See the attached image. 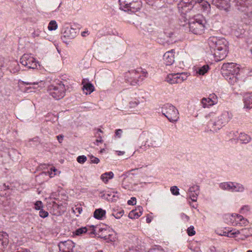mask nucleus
<instances>
[{
  "instance_id": "20",
  "label": "nucleus",
  "mask_w": 252,
  "mask_h": 252,
  "mask_svg": "<svg viewBox=\"0 0 252 252\" xmlns=\"http://www.w3.org/2000/svg\"><path fill=\"white\" fill-rule=\"evenodd\" d=\"M142 214V208L139 206L135 210H133L129 212L128 217L131 219H136L140 217Z\"/></svg>"
},
{
  "instance_id": "59",
  "label": "nucleus",
  "mask_w": 252,
  "mask_h": 252,
  "mask_svg": "<svg viewBox=\"0 0 252 252\" xmlns=\"http://www.w3.org/2000/svg\"><path fill=\"white\" fill-rule=\"evenodd\" d=\"M149 252H163L162 250H160L158 249H153L150 250Z\"/></svg>"
},
{
  "instance_id": "60",
  "label": "nucleus",
  "mask_w": 252,
  "mask_h": 252,
  "mask_svg": "<svg viewBox=\"0 0 252 252\" xmlns=\"http://www.w3.org/2000/svg\"><path fill=\"white\" fill-rule=\"evenodd\" d=\"M23 82L26 85H31V84L35 85V84H37V83H36L35 82Z\"/></svg>"
},
{
  "instance_id": "38",
  "label": "nucleus",
  "mask_w": 252,
  "mask_h": 252,
  "mask_svg": "<svg viewBox=\"0 0 252 252\" xmlns=\"http://www.w3.org/2000/svg\"><path fill=\"white\" fill-rule=\"evenodd\" d=\"M201 3V4H200V5L202 7L203 11H207V12L209 11V10L210 8V4L206 1H202Z\"/></svg>"
},
{
  "instance_id": "36",
  "label": "nucleus",
  "mask_w": 252,
  "mask_h": 252,
  "mask_svg": "<svg viewBox=\"0 0 252 252\" xmlns=\"http://www.w3.org/2000/svg\"><path fill=\"white\" fill-rule=\"evenodd\" d=\"M252 231L251 228H244L241 229V234L244 235L245 238H247L251 234Z\"/></svg>"
},
{
  "instance_id": "24",
  "label": "nucleus",
  "mask_w": 252,
  "mask_h": 252,
  "mask_svg": "<svg viewBox=\"0 0 252 252\" xmlns=\"http://www.w3.org/2000/svg\"><path fill=\"white\" fill-rule=\"evenodd\" d=\"M233 185V182H223L220 184V188L222 190H225L232 192Z\"/></svg>"
},
{
  "instance_id": "50",
  "label": "nucleus",
  "mask_w": 252,
  "mask_h": 252,
  "mask_svg": "<svg viewBox=\"0 0 252 252\" xmlns=\"http://www.w3.org/2000/svg\"><path fill=\"white\" fill-rule=\"evenodd\" d=\"M123 133V130L121 129H118L115 131V136L120 138L121 137Z\"/></svg>"
},
{
  "instance_id": "16",
  "label": "nucleus",
  "mask_w": 252,
  "mask_h": 252,
  "mask_svg": "<svg viewBox=\"0 0 252 252\" xmlns=\"http://www.w3.org/2000/svg\"><path fill=\"white\" fill-rule=\"evenodd\" d=\"M163 61L166 65H170L174 62V52L173 50L166 52L163 57Z\"/></svg>"
},
{
  "instance_id": "64",
  "label": "nucleus",
  "mask_w": 252,
  "mask_h": 252,
  "mask_svg": "<svg viewBox=\"0 0 252 252\" xmlns=\"http://www.w3.org/2000/svg\"><path fill=\"white\" fill-rule=\"evenodd\" d=\"M88 32V31H85V32H82V35L83 36H86V34Z\"/></svg>"
},
{
  "instance_id": "6",
  "label": "nucleus",
  "mask_w": 252,
  "mask_h": 252,
  "mask_svg": "<svg viewBox=\"0 0 252 252\" xmlns=\"http://www.w3.org/2000/svg\"><path fill=\"white\" fill-rule=\"evenodd\" d=\"M65 85L62 82L51 85L48 90L49 94L56 99L63 98L65 95Z\"/></svg>"
},
{
  "instance_id": "43",
  "label": "nucleus",
  "mask_w": 252,
  "mask_h": 252,
  "mask_svg": "<svg viewBox=\"0 0 252 252\" xmlns=\"http://www.w3.org/2000/svg\"><path fill=\"white\" fill-rule=\"evenodd\" d=\"M43 208L42 202L41 201H37L34 204V209L37 210H40Z\"/></svg>"
},
{
  "instance_id": "2",
  "label": "nucleus",
  "mask_w": 252,
  "mask_h": 252,
  "mask_svg": "<svg viewBox=\"0 0 252 252\" xmlns=\"http://www.w3.org/2000/svg\"><path fill=\"white\" fill-rule=\"evenodd\" d=\"M206 117L210 119L208 126L210 130L216 132L228 123L231 119L232 115L228 111L223 112L221 114L211 112Z\"/></svg>"
},
{
  "instance_id": "63",
  "label": "nucleus",
  "mask_w": 252,
  "mask_h": 252,
  "mask_svg": "<svg viewBox=\"0 0 252 252\" xmlns=\"http://www.w3.org/2000/svg\"><path fill=\"white\" fill-rule=\"evenodd\" d=\"M118 153V155H123L125 154V152L124 151H117L116 152Z\"/></svg>"
},
{
  "instance_id": "4",
  "label": "nucleus",
  "mask_w": 252,
  "mask_h": 252,
  "mask_svg": "<svg viewBox=\"0 0 252 252\" xmlns=\"http://www.w3.org/2000/svg\"><path fill=\"white\" fill-rule=\"evenodd\" d=\"M145 72H142L141 69L131 70L125 74L126 82L132 86L138 85L146 76Z\"/></svg>"
},
{
  "instance_id": "37",
  "label": "nucleus",
  "mask_w": 252,
  "mask_h": 252,
  "mask_svg": "<svg viewBox=\"0 0 252 252\" xmlns=\"http://www.w3.org/2000/svg\"><path fill=\"white\" fill-rule=\"evenodd\" d=\"M57 27L58 25L57 24V22L54 20H52L50 22L48 28L49 30L53 31L56 30L57 29Z\"/></svg>"
},
{
  "instance_id": "29",
  "label": "nucleus",
  "mask_w": 252,
  "mask_h": 252,
  "mask_svg": "<svg viewBox=\"0 0 252 252\" xmlns=\"http://www.w3.org/2000/svg\"><path fill=\"white\" fill-rule=\"evenodd\" d=\"M238 74H229L223 75L226 78L228 83L231 85L235 84L238 81L237 75Z\"/></svg>"
},
{
  "instance_id": "61",
  "label": "nucleus",
  "mask_w": 252,
  "mask_h": 252,
  "mask_svg": "<svg viewBox=\"0 0 252 252\" xmlns=\"http://www.w3.org/2000/svg\"><path fill=\"white\" fill-rule=\"evenodd\" d=\"M230 233H230V232H224L223 234H222V235L227 236L228 237H231Z\"/></svg>"
},
{
  "instance_id": "32",
  "label": "nucleus",
  "mask_w": 252,
  "mask_h": 252,
  "mask_svg": "<svg viewBox=\"0 0 252 252\" xmlns=\"http://www.w3.org/2000/svg\"><path fill=\"white\" fill-rule=\"evenodd\" d=\"M201 103L204 108L209 107L215 104L212 101L211 99L208 97L203 98L201 100Z\"/></svg>"
},
{
  "instance_id": "26",
  "label": "nucleus",
  "mask_w": 252,
  "mask_h": 252,
  "mask_svg": "<svg viewBox=\"0 0 252 252\" xmlns=\"http://www.w3.org/2000/svg\"><path fill=\"white\" fill-rule=\"evenodd\" d=\"M238 138L241 142L243 144L248 143L251 140V137L245 133H240Z\"/></svg>"
},
{
  "instance_id": "19",
  "label": "nucleus",
  "mask_w": 252,
  "mask_h": 252,
  "mask_svg": "<svg viewBox=\"0 0 252 252\" xmlns=\"http://www.w3.org/2000/svg\"><path fill=\"white\" fill-rule=\"evenodd\" d=\"M141 7V3L139 0H133L127 8V11L135 12L138 11Z\"/></svg>"
},
{
  "instance_id": "10",
  "label": "nucleus",
  "mask_w": 252,
  "mask_h": 252,
  "mask_svg": "<svg viewBox=\"0 0 252 252\" xmlns=\"http://www.w3.org/2000/svg\"><path fill=\"white\" fill-rule=\"evenodd\" d=\"M230 222L233 226H246L249 223V221L242 216L233 214L229 216Z\"/></svg>"
},
{
  "instance_id": "5",
  "label": "nucleus",
  "mask_w": 252,
  "mask_h": 252,
  "mask_svg": "<svg viewBox=\"0 0 252 252\" xmlns=\"http://www.w3.org/2000/svg\"><path fill=\"white\" fill-rule=\"evenodd\" d=\"M162 113L170 122H176L179 118L178 110L172 104L164 105L162 107Z\"/></svg>"
},
{
  "instance_id": "54",
  "label": "nucleus",
  "mask_w": 252,
  "mask_h": 252,
  "mask_svg": "<svg viewBox=\"0 0 252 252\" xmlns=\"http://www.w3.org/2000/svg\"><path fill=\"white\" fill-rule=\"evenodd\" d=\"M147 147H148L149 148V147L155 148V147H158V146L156 143V142L155 141H152L149 144H148Z\"/></svg>"
},
{
  "instance_id": "9",
  "label": "nucleus",
  "mask_w": 252,
  "mask_h": 252,
  "mask_svg": "<svg viewBox=\"0 0 252 252\" xmlns=\"http://www.w3.org/2000/svg\"><path fill=\"white\" fill-rule=\"evenodd\" d=\"M145 100L143 96H137L132 98L129 102V107L136 111H139L144 109L145 106Z\"/></svg>"
},
{
  "instance_id": "49",
  "label": "nucleus",
  "mask_w": 252,
  "mask_h": 252,
  "mask_svg": "<svg viewBox=\"0 0 252 252\" xmlns=\"http://www.w3.org/2000/svg\"><path fill=\"white\" fill-rule=\"evenodd\" d=\"M39 214L40 217L43 218H45L48 216V213L47 211L43 210L42 209L40 210Z\"/></svg>"
},
{
  "instance_id": "18",
  "label": "nucleus",
  "mask_w": 252,
  "mask_h": 252,
  "mask_svg": "<svg viewBox=\"0 0 252 252\" xmlns=\"http://www.w3.org/2000/svg\"><path fill=\"white\" fill-rule=\"evenodd\" d=\"M82 84L83 85V90L86 94H90L94 91V87L92 84L88 82V80L84 79Z\"/></svg>"
},
{
  "instance_id": "22",
  "label": "nucleus",
  "mask_w": 252,
  "mask_h": 252,
  "mask_svg": "<svg viewBox=\"0 0 252 252\" xmlns=\"http://www.w3.org/2000/svg\"><path fill=\"white\" fill-rule=\"evenodd\" d=\"M252 97L249 94H246L244 96L243 101H244V108L250 109L252 108Z\"/></svg>"
},
{
  "instance_id": "53",
  "label": "nucleus",
  "mask_w": 252,
  "mask_h": 252,
  "mask_svg": "<svg viewBox=\"0 0 252 252\" xmlns=\"http://www.w3.org/2000/svg\"><path fill=\"white\" fill-rule=\"evenodd\" d=\"M138 169H139V168H136L134 169H132L130 170L127 171L126 173V174H127L126 177H127L128 176H129L130 175H136V174H135V173H133L132 172L135 171L136 170H138Z\"/></svg>"
},
{
  "instance_id": "8",
  "label": "nucleus",
  "mask_w": 252,
  "mask_h": 252,
  "mask_svg": "<svg viewBox=\"0 0 252 252\" xmlns=\"http://www.w3.org/2000/svg\"><path fill=\"white\" fill-rule=\"evenodd\" d=\"M221 71L223 75L238 74L240 68L237 64L233 63H224L221 67Z\"/></svg>"
},
{
  "instance_id": "39",
  "label": "nucleus",
  "mask_w": 252,
  "mask_h": 252,
  "mask_svg": "<svg viewBox=\"0 0 252 252\" xmlns=\"http://www.w3.org/2000/svg\"><path fill=\"white\" fill-rule=\"evenodd\" d=\"M128 180H129L127 177L125 178L122 182V187L125 189H130V187Z\"/></svg>"
},
{
  "instance_id": "46",
  "label": "nucleus",
  "mask_w": 252,
  "mask_h": 252,
  "mask_svg": "<svg viewBox=\"0 0 252 252\" xmlns=\"http://www.w3.org/2000/svg\"><path fill=\"white\" fill-rule=\"evenodd\" d=\"M215 104L218 103V97L215 94H210L208 97Z\"/></svg>"
},
{
  "instance_id": "35",
  "label": "nucleus",
  "mask_w": 252,
  "mask_h": 252,
  "mask_svg": "<svg viewBox=\"0 0 252 252\" xmlns=\"http://www.w3.org/2000/svg\"><path fill=\"white\" fill-rule=\"evenodd\" d=\"M209 69V66L208 65H204L203 66L199 67L197 71V73L199 75H203L208 72Z\"/></svg>"
},
{
  "instance_id": "52",
  "label": "nucleus",
  "mask_w": 252,
  "mask_h": 252,
  "mask_svg": "<svg viewBox=\"0 0 252 252\" xmlns=\"http://www.w3.org/2000/svg\"><path fill=\"white\" fill-rule=\"evenodd\" d=\"M136 199L135 197H131L130 200L127 201V204L130 205H133L136 204Z\"/></svg>"
},
{
  "instance_id": "15",
  "label": "nucleus",
  "mask_w": 252,
  "mask_h": 252,
  "mask_svg": "<svg viewBox=\"0 0 252 252\" xmlns=\"http://www.w3.org/2000/svg\"><path fill=\"white\" fill-rule=\"evenodd\" d=\"M9 244V236L5 232H0V250H4Z\"/></svg>"
},
{
  "instance_id": "21",
  "label": "nucleus",
  "mask_w": 252,
  "mask_h": 252,
  "mask_svg": "<svg viewBox=\"0 0 252 252\" xmlns=\"http://www.w3.org/2000/svg\"><path fill=\"white\" fill-rule=\"evenodd\" d=\"M166 80L171 84L180 83L178 73L168 74L166 78Z\"/></svg>"
},
{
  "instance_id": "28",
  "label": "nucleus",
  "mask_w": 252,
  "mask_h": 252,
  "mask_svg": "<svg viewBox=\"0 0 252 252\" xmlns=\"http://www.w3.org/2000/svg\"><path fill=\"white\" fill-rule=\"evenodd\" d=\"M114 177V174L112 172H105L102 174L100 176V179L102 181L107 183L109 179H111Z\"/></svg>"
},
{
  "instance_id": "23",
  "label": "nucleus",
  "mask_w": 252,
  "mask_h": 252,
  "mask_svg": "<svg viewBox=\"0 0 252 252\" xmlns=\"http://www.w3.org/2000/svg\"><path fill=\"white\" fill-rule=\"evenodd\" d=\"M166 36L168 38L167 40V42L169 44H172L176 42L178 40V38L177 36V33L173 32H166Z\"/></svg>"
},
{
  "instance_id": "11",
  "label": "nucleus",
  "mask_w": 252,
  "mask_h": 252,
  "mask_svg": "<svg viewBox=\"0 0 252 252\" xmlns=\"http://www.w3.org/2000/svg\"><path fill=\"white\" fill-rule=\"evenodd\" d=\"M203 0H182L179 4V8L182 9L183 13H186L193 8L195 3H200Z\"/></svg>"
},
{
  "instance_id": "33",
  "label": "nucleus",
  "mask_w": 252,
  "mask_h": 252,
  "mask_svg": "<svg viewBox=\"0 0 252 252\" xmlns=\"http://www.w3.org/2000/svg\"><path fill=\"white\" fill-rule=\"evenodd\" d=\"M88 233L91 234H95L96 231L99 232L100 231H102L103 229L97 226H94V225H91L87 228Z\"/></svg>"
},
{
  "instance_id": "40",
  "label": "nucleus",
  "mask_w": 252,
  "mask_h": 252,
  "mask_svg": "<svg viewBox=\"0 0 252 252\" xmlns=\"http://www.w3.org/2000/svg\"><path fill=\"white\" fill-rule=\"evenodd\" d=\"M178 75L180 83L187 80L188 77L189 76L188 73L186 72H182L180 73H178Z\"/></svg>"
},
{
  "instance_id": "55",
  "label": "nucleus",
  "mask_w": 252,
  "mask_h": 252,
  "mask_svg": "<svg viewBox=\"0 0 252 252\" xmlns=\"http://www.w3.org/2000/svg\"><path fill=\"white\" fill-rule=\"evenodd\" d=\"M72 209L73 212H74L75 213H78L79 214H80L82 212V208L80 207H76L75 209L73 208Z\"/></svg>"
},
{
  "instance_id": "12",
  "label": "nucleus",
  "mask_w": 252,
  "mask_h": 252,
  "mask_svg": "<svg viewBox=\"0 0 252 252\" xmlns=\"http://www.w3.org/2000/svg\"><path fill=\"white\" fill-rule=\"evenodd\" d=\"M63 33L62 39L64 42H66V41H65V38L72 39L76 36V29L72 28L68 24H65L63 29Z\"/></svg>"
},
{
  "instance_id": "34",
  "label": "nucleus",
  "mask_w": 252,
  "mask_h": 252,
  "mask_svg": "<svg viewBox=\"0 0 252 252\" xmlns=\"http://www.w3.org/2000/svg\"><path fill=\"white\" fill-rule=\"evenodd\" d=\"M239 10L244 12L248 18L252 20V7H245L244 9H242L239 7Z\"/></svg>"
},
{
  "instance_id": "25",
  "label": "nucleus",
  "mask_w": 252,
  "mask_h": 252,
  "mask_svg": "<svg viewBox=\"0 0 252 252\" xmlns=\"http://www.w3.org/2000/svg\"><path fill=\"white\" fill-rule=\"evenodd\" d=\"M245 189V188L242 184L233 182L232 192H243Z\"/></svg>"
},
{
  "instance_id": "58",
  "label": "nucleus",
  "mask_w": 252,
  "mask_h": 252,
  "mask_svg": "<svg viewBox=\"0 0 252 252\" xmlns=\"http://www.w3.org/2000/svg\"><path fill=\"white\" fill-rule=\"evenodd\" d=\"M182 218L183 219L186 220V221H188L189 220V218L188 216L183 214L182 215Z\"/></svg>"
},
{
  "instance_id": "62",
  "label": "nucleus",
  "mask_w": 252,
  "mask_h": 252,
  "mask_svg": "<svg viewBox=\"0 0 252 252\" xmlns=\"http://www.w3.org/2000/svg\"><path fill=\"white\" fill-rule=\"evenodd\" d=\"M16 65H17V68H15V69H13V72H14V73H15V72H17V71H19V67L18 64H17L16 63Z\"/></svg>"
},
{
  "instance_id": "48",
  "label": "nucleus",
  "mask_w": 252,
  "mask_h": 252,
  "mask_svg": "<svg viewBox=\"0 0 252 252\" xmlns=\"http://www.w3.org/2000/svg\"><path fill=\"white\" fill-rule=\"evenodd\" d=\"M188 234L189 236H193L195 234V231L194 230V227L192 226H190L188 228L187 230Z\"/></svg>"
},
{
  "instance_id": "17",
  "label": "nucleus",
  "mask_w": 252,
  "mask_h": 252,
  "mask_svg": "<svg viewBox=\"0 0 252 252\" xmlns=\"http://www.w3.org/2000/svg\"><path fill=\"white\" fill-rule=\"evenodd\" d=\"M217 8L221 10L228 11L230 8V3L229 0H220L218 2L214 4Z\"/></svg>"
},
{
  "instance_id": "47",
  "label": "nucleus",
  "mask_w": 252,
  "mask_h": 252,
  "mask_svg": "<svg viewBox=\"0 0 252 252\" xmlns=\"http://www.w3.org/2000/svg\"><path fill=\"white\" fill-rule=\"evenodd\" d=\"M77 160L80 163H83L87 160V158L85 156H80L78 157Z\"/></svg>"
},
{
  "instance_id": "27",
  "label": "nucleus",
  "mask_w": 252,
  "mask_h": 252,
  "mask_svg": "<svg viewBox=\"0 0 252 252\" xmlns=\"http://www.w3.org/2000/svg\"><path fill=\"white\" fill-rule=\"evenodd\" d=\"M133 0H119L120 8L125 11H127L128 6Z\"/></svg>"
},
{
  "instance_id": "30",
  "label": "nucleus",
  "mask_w": 252,
  "mask_h": 252,
  "mask_svg": "<svg viewBox=\"0 0 252 252\" xmlns=\"http://www.w3.org/2000/svg\"><path fill=\"white\" fill-rule=\"evenodd\" d=\"M106 212L102 209L95 210L94 213V216L97 219H101L105 215Z\"/></svg>"
},
{
  "instance_id": "56",
  "label": "nucleus",
  "mask_w": 252,
  "mask_h": 252,
  "mask_svg": "<svg viewBox=\"0 0 252 252\" xmlns=\"http://www.w3.org/2000/svg\"><path fill=\"white\" fill-rule=\"evenodd\" d=\"M239 234H241V229L235 230L234 232L230 233L231 236L232 235H236Z\"/></svg>"
},
{
  "instance_id": "7",
  "label": "nucleus",
  "mask_w": 252,
  "mask_h": 252,
  "mask_svg": "<svg viewBox=\"0 0 252 252\" xmlns=\"http://www.w3.org/2000/svg\"><path fill=\"white\" fill-rule=\"evenodd\" d=\"M20 63L28 69H35L39 65L38 62L31 54H25L20 59Z\"/></svg>"
},
{
  "instance_id": "14",
  "label": "nucleus",
  "mask_w": 252,
  "mask_h": 252,
  "mask_svg": "<svg viewBox=\"0 0 252 252\" xmlns=\"http://www.w3.org/2000/svg\"><path fill=\"white\" fill-rule=\"evenodd\" d=\"M189 198L192 201L196 202L199 193V187L197 185H193L190 187L188 191Z\"/></svg>"
},
{
  "instance_id": "45",
  "label": "nucleus",
  "mask_w": 252,
  "mask_h": 252,
  "mask_svg": "<svg viewBox=\"0 0 252 252\" xmlns=\"http://www.w3.org/2000/svg\"><path fill=\"white\" fill-rule=\"evenodd\" d=\"M170 191L172 193L175 195L179 194V189L176 186H173L170 188Z\"/></svg>"
},
{
  "instance_id": "31",
  "label": "nucleus",
  "mask_w": 252,
  "mask_h": 252,
  "mask_svg": "<svg viewBox=\"0 0 252 252\" xmlns=\"http://www.w3.org/2000/svg\"><path fill=\"white\" fill-rule=\"evenodd\" d=\"M236 1V6L239 10V7L244 9L245 7H249L247 3L248 0H235Z\"/></svg>"
},
{
  "instance_id": "1",
  "label": "nucleus",
  "mask_w": 252,
  "mask_h": 252,
  "mask_svg": "<svg viewBox=\"0 0 252 252\" xmlns=\"http://www.w3.org/2000/svg\"><path fill=\"white\" fill-rule=\"evenodd\" d=\"M208 43L215 61L224 59L228 52V42L224 38L212 36L209 38Z\"/></svg>"
},
{
  "instance_id": "41",
  "label": "nucleus",
  "mask_w": 252,
  "mask_h": 252,
  "mask_svg": "<svg viewBox=\"0 0 252 252\" xmlns=\"http://www.w3.org/2000/svg\"><path fill=\"white\" fill-rule=\"evenodd\" d=\"M124 213V211L123 210L121 209L119 211H114L112 215L115 218L118 219L123 216Z\"/></svg>"
},
{
  "instance_id": "13",
  "label": "nucleus",
  "mask_w": 252,
  "mask_h": 252,
  "mask_svg": "<svg viewBox=\"0 0 252 252\" xmlns=\"http://www.w3.org/2000/svg\"><path fill=\"white\" fill-rule=\"evenodd\" d=\"M59 252H72L73 249L75 247L74 243L71 240L60 242L59 245Z\"/></svg>"
},
{
  "instance_id": "42",
  "label": "nucleus",
  "mask_w": 252,
  "mask_h": 252,
  "mask_svg": "<svg viewBox=\"0 0 252 252\" xmlns=\"http://www.w3.org/2000/svg\"><path fill=\"white\" fill-rule=\"evenodd\" d=\"M88 232L87 228L86 227H81L80 228L77 229L75 231V234L76 235H80L84 233H87Z\"/></svg>"
},
{
  "instance_id": "51",
  "label": "nucleus",
  "mask_w": 252,
  "mask_h": 252,
  "mask_svg": "<svg viewBox=\"0 0 252 252\" xmlns=\"http://www.w3.org/2000/svg\"><path fill=\"white\" fill-rule=\"evenodd\" d=\"M90 159L91 162L93 163L97 164L99 162V159L97 158L94 157L93 156L90 157Z\"/></svg>"
},
{
  "instance_id": "44",
  "label": "nucleus",
  "mask_w": 252,
  "mask_h": 252,
  "mask_svg": "<svg viewBox=\"0 0 252 252\" xmlns=\"http://www.w3.org/2000/svg\"><path fill=\"white\" fill-rule=\"evenodd\" d=\"M250 210V207L248 205H245L243 206L240 209V212L242 214H245L247 212H248Z\"/></svg>"
},
{
  "instance_id": "57",
  "label": "nucleus",
  "mask_w": 252,
  "mask_h": 252,
  "mask_svg": "<svg viewBox=\"0 0 252 252\" xmlns=\"http://www.w3.org/2000/svg\"><path fill=\"white\" fill-rule=\"evenodd\" d=\"M57 138L60 143H61L63 140V136L62 135H59L57 136Z\"/></svg>"
},
{
  "instance_id": "3",
  "label": "nucleus",
  "mask_w": 252,
  "mask_h": 252,
  "mask_svg": "<svg viewBox=\"0 0 252 252\" xmlns=\"http://www.w3.org/2000/svg\"><path fill=\"white\" fill-rule=\"evenodd\" d=\"M206 21L201 15H196L189 19V27L190 32L195 34L204 33L206 28Z\"/></svg>"
}]
</instances>
